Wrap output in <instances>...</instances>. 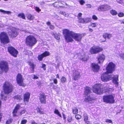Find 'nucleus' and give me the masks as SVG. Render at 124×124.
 Here are the masks:
<instances>
[{
	"instance_id": "f257e3e1",
	"label": "nucleus",
	"mask_w": 124,
	"mask_h": 124,
	"mask_svg": "<svg viewBox=\"0 0 124 124\" xmlns=\"http://www.w3.org/2000/svg\"><path fill=\"white\" fill-rule=\"evenodd\" d=\"M63 34L67 42H72L74 41L73 39L78 41H81L82 38V35L79 33H76L70 31L67 29L63 31Z\"/></svg>"
},
{
	"instance_id": "f03ea898",
	"label": "nucleus",
	"mask_w": 124,
	"mask_h": 124,
	"mask_svg": "<svg viewBox=\"0 0 124 124\" xmlns=\"http://www.w3.org/2000/svg\"><path fill=\"white\" fill-rule=\"evenodd\" d=\"M4 92H1V96L2 99L6 100L7 98V94L11 92L12 90V86L11 84L8 82H6L3 85Z\"/></svg>"
},
{
	"instance_id": "7ed1b4c3",
	"label": "nucleus",
	"mask_w": 124,
	"mask_h": 124,
	"mask_svg": "<svg viewBox=\"0 0 124 124\" xmlns=\"http://www.w3.org/2000/svg\"><path fill=\"white\" fill-rule=\"evenodd\" d=\"M109 89L108 85L106 84L103 85L99 84L94 85L93 90L94 92L97 94H101L102 93L103 90H104L105 92H107L109 90Z\"/></svg>"
},
{
	"instance_id": "20e7f679",
	"label": "nucleus",
	"mask_w": 124,
	"mask_h": 124,
	"mask_svg": "<svg viewBox=\"0 0 124 124\" xmlns=\"http://www.w3.org/2000/svg\"><path fill=\"white\" fill-rule=\"evenodd\" d=\"M91 93V88L88 86L86 87L85 88L84 92V94L87 96L84 100V101L86 102H89V103H92L93 99L92 97L88 95Z\"/></svg>"
},
{
	"instance_id": "39448f33",
	"label": "nucleus",
	"mask_w": 124,
	"mask_h": 124,
	"mask_svg": "<svg viewBox=\"0 0 124 124\" xmlns=\"http://www.w3.org/2000/svg\"><path fill=\"white\" fill-rule=\"evenodd\" d=\"M37 40L32 35L28 36L26 39V44L30 46H32L37 42Z\"/></svg>"
},
{
	"instance_id": "423d86ee",
	"label": "nucleus",
	"mask_w": 124,
	"mask_h": 124,
	"mask_svg": "<svg viewBox=\"0 0 124 124\" xmlns=\"http://www.w3.org/2000/svg\"><path fill=\"white\" fill-rule=\"evenodd\" d=\"M0 40L1 43L5 44H7L9 42L7 34L5 32H2L0 34Z\"/></svg>"
},
{
	"instance_id": "0eeeda50",
	"label": "nucleus",
	"mask_w": 124,
	"mask_h": 124,
	"mask_svg": "<svg viewBox=\"0 0 124 124\" xmlns=\"http://www.w3.org/2000/svg\"><path fill=\"white\" fill-rule=\"evenodd\" d=\"M114 95H109L103 96V100L104 102L107 103H113L114 102Z\"/></svg>"
},
{
	"instance_id": "6e6552de",
	"label": "nucleus",
	"mask_w": 124,
	"mask_h": 124,
	"mask_svg": "<svg viewBox=\"0 0 124 124\" xmlns=\"http://www.w3.org/2000/svg\"><path fill=\"white\" fill-rule=\"evenodd\" d=\"M107 72H105L102 74L101 76V80L104 82H106L112 79L114 76V75H108Z\"/></svg>"
},
{
	"instance_id": "1a4fd4ad",
	"label": "nucleus",
	"mask_w": 124,
	"mask_h": 124,
	"mask_svg": "<svg viewBox=\"0 0 124 124\" xmlns=\"http://www.w3.org/2000/svg\"><path fill=\"white\" fill-rule=\"evenodd\" d=\"M115 65L112 62H109L106 68L107 73H112L115 70Z\"/></svg>"
},
{
	"instance_id": "9d476101",
	"label": "nucleus",
	"mask_w": 124,
	"mask_h": 124,
	"mask_svg": "<svg viewBox=\"0 0 124 124\" xmlns=\"http://www.w3.org/2000/svg\"><path fill=\"white\" fill-rule=\"evenodd\" d=\"M16 81L17 84L20 86H25V84L23 82V78L21 74H18L16 77Z\"/></svg>"
},
{
	"instance_id": "9b49d317",
	"label": "nucleus",
	"mask_w": 124,
	"mask_h": 124,
	"mask_svg": "<svg viewBox=\"0 0 124 124\" xmlns=\"http://www.w3.org/2000/svg\"><path fill=\"white\" fill-rule=\"evenodd\" d=\"M103 50L102 48L98 46H93L90 50V53L92 54H96L101 51Z\"/></svg>"
},
{
	"instance_id": "f8f14e48",
	"label": "nucleus",
	"mask_w": 124,
	"mask_h": 124,
	"mask_svg": "<svg viewBox=\"0 0 124 124\" xmlns=\"http://www.w3.org/2000/svg\"><path fill=\"white\" fill-rule=\"evenodd\" d=\"M8 33L9 35L13 38L16 37L18 35V33L15 29L12 27L9 28Z\"/></svg>"
},
{
	"instance_id": "ddd939ff",
	"label": "nucleus",
	"mask_w": 124,
	"mask_h": 124,
	"mask_svg": "<svg viewBox=\"0 0 124 124\" xmlns=\"http://www.w3.org/2000/svg\"><path fill=\"white\" fill-rule=\"evenodd\" d=\"M0 68L1 70L7 72L8 69L7 63L5 62L1 61L0 62Z\"/></svg>"
},
{
	"instance_id": "4468645a",
	"label": "nucleus",
	"mask_w": 124,
	"mask_h": 124,
	"mask_svg": "<svg viewBox=\"0 0 124 124\" xmlns=\"http://www.w3.org/2000/svg\"><path fill=\"white\" fill-rule=\"evenodd\" d=\"M111 8V7L108 5H104L99 6L98 8V10L99 11H105L108 10Z\"/></svg>"
},
{
	"instance_id": "2eb2a0df",
	"label": "nucleus",
	"mask_w": 124,
	"mask_h": 124,
	"mask_svg": "<svg viewBox=\"0 0 124 124\" xmlns=\"http://www.w3.org/2000/svg\"><path fill=\"white\" fill-rule=\"evenodd\" d=\"M8 51L12 55L15 57L17 56L18 52L12 46L9 47L8 48Z\"/></svg>"
},
{
	"instance_id": "dca6fc26",
	"label": "nucleus",
	"mask_w": 124,
	"mask_h": 124,
	"mask_svg": "<svg viewBox=\"0 0 124 124\" xmlns=\"http://www.w3.org/2000/svg\"><path fill=\"white\" fill-rule=\"evenodd\" d=\"M72 76L74 80H77L80 77V73L77 70H73Z\"/></svg>"
},
{
	"instance_id": "f3484780",
	"label": "nucleus",
	"mask_w": 124,
	"mask_h": 124,
	"mask_svg": "<svg viewBox=\"0 0 124 124\" xmlns=\"http://www.w3.org/2000/svg\"><path fill=\"white\" fill-rule=\"evenodd\" d=\"M92 70L94 72H98L100 69V66L97 64L93 63L92 64Z\"/></svg>"
},
{
	"instance_id": "a211bd4d",
	"label": "nucleus",
	"mask_w": 124,
	"mask_h": 124,
	"mask_svg": "<svg viewBox=\"0 0 124 124\" xmlns=\"http://www.w3.org/2000/svg\"><path fill=\"white\" fill-rule=\"evenodd\" d=\"M46 96L44 94H40L39 96V99L41 103L45 104L46 103Z\"/></svg>"
},
{
	"instance_id": "6ab92c4d",
	"label": "nucleus",
	"mask_w": 124,
	"mask_h": 124,
	"mask_svg": "<svg viewBox=\"0 0 124 124\" xmlns=\"http://www.w3.org/2000/svg\"><path fill=\"white\" fill-rule=\"evenodd\" d=\"M105 59V56L104 54L100 55L98 57V60L99 63H102Z\"/></svg>"
},
{
	"instance_id": "aec40b11",
	"label": "nucleus",
	"mask_w": 124,
	"mask_h": 124,
	"mask_svg": "<svg viewBox=\"0 0 124 124\" xmlns=\"http://www.w3.org/2000/svg\"><path fill=\"white\" fill-rule=\"evenodd\" d=\"M30 94L28 92H26L24 94V101L25 102H28L29 101Z\"/></svg>"
},
{
	"instance_id": "412c9836",
	"label": "nucleus",
	"mask_w": 124,
	"mask_h": 124,
	"mask_svg": "<svg viewBox=\"0 0 124 124\" xmlns=\"http://www.w3.org/2000/svg\"><path fill=\"white\" fill-rule=\"evenodd\" d=\"M20 107V105L19 104H17L15 107V108L13 112V115L14 116H16V114L17 113L18 110L19 109Z\"/></svg>"
},
{
	"instance_id": "4be33fe9",
	"label": "nucleus",
	"mask_w": 124,
	"mask_h": 124,
	"mask_svg": "<svg viewBox=\"0 0 124 124\" xmlns=\"http://www.w3.org/2000/svg\"><path fill=\"white\" fill-rule=\"evenodd\" d=\"M103 37L105 39V40L104 41H102V42H105L106 41V38H107L109 39L111 38L112 36V35L111 34H108L107 33H105L103 34Z\"/></svg>"
},
{
	"instance_id": "5701e85b",
	"label": "nucleus",
	"mask_w": 124,
	"mask_h": 124,
	"mask_svg": "<svg viewBox=\"0 0 124 124\" xmlns=\"http://www.w3.org/2000/svg\"><path fill=\"white\" fill-rule=\"evenodd\" d=\"M113 78H113V82L115 84H118V82H117L118 80V75H114Z\"/></svg>"
},
{
	"instance_id": "b1692460",
	"label": "nucleus",
	"mask_w": 124,
	"mask_h": 124,
	"mask_svg": "<svg viewBox=\"0 0 124 124\" xmlns=\"http://www.w3.org/2000/svg\"><path fill=\"white\" fill-rule=\"evenodd\" d=\"M14 98L15 99L21 100L22 99V97L21 96L18 95L14 97Z\"/></svg>"
},
{
	"instance_id": "393cba45",
	"label": "nucleus",
	"mask_w": 124,
	"mask_h": 124,
	"mask_svg": "<svg viewBox=\"0 0 124 124\" xmlns=\"http://www.w3.org/2000/svg\"><path fill=\"white\" fill-rule=\"evenodd\" d=\"M17 16L23 19H25V16L23 13H20Z\"/></svg>"
},
{
	"instance_id": "a878e982",
	"label": "nucleus",
	"mask_w": 124,
	"mask_h": 124,
	"mask_svg": "<svg viewBox=\"0 0 124 124\" xmlns=\"http://www.w3.org/2000/svg\"><path fill=\"white\" fill-rule=\"evenodd\" d=\"M60 14L63 15L64 16L66 17H68L69 16V14L68 13H66L65 12L62 11H60L59 12Z\"/></svg>"
},
{
	"instance_id": "bb28decb",
	"label": "nucleus",
	"mask_w": 124,
	"mask_h": 124,
	"mask_svg": "<svg viewBox=\"0 0 124 124\" xmlns=\"http://www.w3.org/2000/svg\"><path fill=\"white\" fill-rule=\"evenodd\" d=\"M27 18L28 19L30 20H32L34 18V17L33 16L31 15L30 14H29L28 15Z\"/></svg>"
},
{
	"instance_id": "cd10ccee",
	"label": "nucleus",
	"mask_w": 124,
	"mask_h": 124,
	"mask_svg": "<svg viewBox=\"0 0 124 124\" xmlns=\"http://www.w3.org/2000/svg\"><path fill=\"white\" fill-rule=\"evenodd\" d=\"M43 55L44 57H46L47 56H49L50 54L49 52L47 51H46L44 53L42 54Z\"/></svg>"
},
{
	"instance_id": "c85d7f7f",
	"label": "nucleus",
	"mask_w": 124,
	"mask_h": 124,
	"mask_svg": "<svg viewBox=\"0 0 124 124\" xmlns=\"http://www.w3.org/2000/svg\"><path fill=\"white\" fill-rule=\"evenodd\" d=\"M54 113L55 114L57 115L58 116H59L60 117H61V114H60V112L57 109H55Z\"/></svg>"
},
{
	"instance_id": "c756f323",
	"label": "nucleus",
	"mask_w": 124,
	"mask_h": 124,
	"mask_svg": "<svg viewBox=\"0 0 124 124\" xmlns=\"http://www.w3.org/2000/svg\"><path fill=\"white\" fill-rule=\"evenodd\" d=\"M110 13L113 15H117V13L116 11L114 10H112L110 11Z\"/></svg>"
},
{
	"instance_id": "7c9ffc66",
	"label": "nucleus",
	"mask_w": 124,
	"mask_h": 124,
	"mask_svg": "<svg viewBox=\"0 0 124 124\" xmlns=\"http://www.w3.org/2000/svg\"><path fill=\"white\" fill-rule=\"evenodd\" d=\"M0 12L3 13H4L8 14H10L11 13V12L9 11H5L3 10L0 9Z\"/></svg>"
},
{
	"instance_id": "2f4dec72",
	"label": "nucleus",
	"mask_w": 124,
	"mask_h": 124,
	"mask_svg": "<svg viewBox=\"0 0 124 124\" xmlns=\"http://www.w3.org/2000/svg\"><path fill=\"white\" fill-rule=\"evenodd\" d=\"M37 112L39 113L40 114H43L44 112L42 111L41 109H40L39 108H37Z\"/></svg>"
},
{
	"instance_id": "473e14b6",
	"label": "nucleus",
	"mask_w": 124,
	"mask_h": 124,
	"mask_svg": "<svg viewBox=\"0 0 124 124\" xmlns=\"http://www.w3.org/2000/svg\"><path fill=\"white\" fill-rule=\"evenodd\" d=\"M60 34H59L55 33V36L54 37L55 39H56L57 40H59L60 39Z\"/></svg>"
},
{
	"instance_id": "72a5a7b5",
	"label": "nucleus",
	"mask_w": 124,
	"mask_h": 124,
	"mask_svg": "<svg viewBox=\"0 0 124 124\" xmlns=\"http://www.w3.org/2000/svg\"><path fill=\"white\" fill-rule=\"evenodd\" d=\"M44 57L42 54L39 55L38 57V59L41 61L42 60L43 58Z\"/></svg>"
},
{
	"instance_id": "f704fd0d",
	"label": "nucleus",
	"mask_w": 124,
	"mask_h": 124,
	"mask_svg": "<svg viewBox=\"0 0 124 124\" xmlns=\"http://www.w3.org/2000/svg\"><path fill=\"white\" fill-rule=\"evenodd\" d=\"M29 65L31 66V67L32 69V70H33L35 66V65L33 63L29 62Z\"/></svg>"
},
{
	"instance_id": "c9c22d12",
	"label": "nucleus",
	"mask_w": 124,
	"mask_h": 124,
	"mask_svg": "<svg viewBox=\"0 0 124 124\" xmlns=\"http://www.w3.org/2000/svg\"><path fill=\"white\" fill-rule=\"evenodd\" d=\"M78 19V21L79 23H84V18H80Z\"/></svg>"
},
{
	"instance_id": "e433bc0d",
	"label": "nucleus",
	"mask_w": 124,
	"mask_h": 124,
	"mask_svg": "<svg viewBox=\"0 0 124 124\" xmlns=\"http://www.w3.org/2000/svg\"><path fill=\"white\" fill-rule=\"evenodd\" d=\"M91 21L90 19L88 18L84 19V23H85L90 22Z\"/></svg>"
},
{
	"instance_id": "4c0bfd02",
	"label": "nucleus",
	"mask_w": 124,
	"mask_h": 124,
	"mask_svg": "<svg viewBox=\"0 0 124 124\" xmlns=\"http://www.w3.org/2000/svg\"><path fill=\"white\" fill-rule=\"evenodd\" d=\"M61 80L62 83H64L66 82V78L64 77H62L61 79Z\"/></svg>"
},
{
	"instance_id": "58836bf2",
	"label": "nucleus",
	"mask_w": 124,
	"mask_h": 124,
	"mask_svg": "<svg viewBox=\"0 0 124 124\" xmlns=\"http://www.w3.org/2000/svg\"><path fill=\"white\" fill-rule=\"evenodd\" d=\"M78 110L76 108H75L73 109V112L74 114H76L78 113Z\"/></svg>"
},
{
	"instance_id": "ea45409f",
	"label": "nucleus",
	"mask_w": 124,
	"mask_h": 124,
	"mask_svg": "<svg viewBox=\"0 0 124 124\" xmlns=\"http://www.w3.org/2000/svg\"><path fill=\"white\" fill-rule=\"evenodd\" d=\"M84 120L86 123L88 121V117L87 115H85L84 116Z\"/></svg>"
},
{
	"instance_id": "a19ab883",
	"label": "nucleus",
	"mask_w": 124,
	"mask_h": 124,
	"mask_svg": "<svg viewBox=\"0 0 124 124\" xmlns=\"http://www.w3.org/2000/svg\"><path fill=\"white\" fill-rule=\"evenodd\" d=\"M27 121V120L26 119H23L21 121V124H25Z\"/></svg>"
},
{
	"instance_id": "79ce46f5",
	"label": "nucleus",
	"mask_w": 124,
	"mask_h": 124,
	"mask_svg": "<svg viewBox=\"0 0 124 124\" xmlns=\"http://www.w3.org/2000/svg\"><path fill=\"white\" fill-rule=\"evenodd\" d=\"M79 2L81 5H83L85 3L84 0H80L79 1Z\"/></svg>"
},
{
	"instance_id": "37998d69",
	"label": "nucleus",
	"mask_w": 124,
	"mask_h": 124,
	"mask_svg": "<svg viewBox=\"0 0 124 124\" xmlns=\"http://www.w3.org/2000/svg\"><path fill=\"white\" fill-rule=\"evenodd\" d=\"M76 118L77 119H79L81 118V116L79 115H77L75 116Z\"/></svg>"
},
{
	"instance_id": "c03bdc74",
	"label": "nucleus",
	"mask_w": 124,
	"mask_h": 124,
	"mask_svg": "<svg viewBox=\"0 0 124 124\" xmlns=\"http://www.w3.org/2000/svg\"><path fill=\"white\" fill-rule=\"evenodd\" d=\"M118 16L119 17H122L124 16V14L123 13H119L118 14Z\"/></svg>"
},
{
	"instance_id": "a18cd8bd",
	"label": "nucleus",
	"mask_w": 124,
	"mask_h": 124,
	"mask_svg": "<svg viewBox=\"0 0 124 124\" xmlns=\"http://www.w3.org/2000/svg\"><path fill=\"white\" fill-rule=\"evenodd\" d=\"M105 122L107 123L113 124L112 121L111 120L108 119H106L105 120Z\"/></svg>"
},
{
	"instance_id": "49530a36",
	"label": "nucleus",
	"mask_w": 124,
	"mask_h": 124,
	"mask_svg": "<svg viewBox=\"0 0 124 124\" xmlns=\"http://www.w3.org/2000/svg\"><path fill=\"white\" fill-rule=\"evenodd\" d=\"M12 121V119H10L6 122V123L7 124H9L11 123Z\"/></svg>"
},
{
	"instance_id": "de8ad7c7",
	"label": "nucleus",
	"mask_w": 124,
	"mask_h": 124,
	"mask_svg": "<svg viewBox=\"0 0 124 124\" xmlns=\"http://www.w3.org/2000/svg\"><path fill=\"white\" fill-rule=\"evenodd\" d=\"M91 26H92V27H95L97 26V25L96 23H93L91 24Z\"/></svg>"
},
{
	"instance_id": "09e8293b",
	"label": "nucleus",
	"mask_w": 124,
	"mask_h": 124,
	"mask_svg": "<svg viewBox=\"0 0 124 124\" xmlns=\"http://www.w3.org/2000/svg\"><path fill=\"white\" fill-rule=\"evenodd\" d=\"M26 111V110L25 109H24L23 110H22L20 112V114L21 115H22V114H23L24 113H25V112Z\"/></svg>"
},
{
	"instance_id": "8fccbe9b",
	"label": "nucleus",
	"mask_w": 124,
	"mask_h": 124,
	"mask_svg": "<svg viewBox=\"0 0 124 124\" xmlns=\"http://www.w3.org/2000/svg\"><path fill=\"white\" fill-rule=\"evenodd\" d=\"M87 6L86 8H91L92 7V5L90 4H87L86 5Z\"/></svg>"
},
{
	"instance_id": "3c124183",
	"label": "nucleus",
	"mask_w": 124,
	"mask_h": 124,
	"mask_svg": "<svg viewBox=\"0 0 124 124\" xmlns=\"http://www.w3.org/2000/svg\"><path fill=\"white\" fill-rule=\"evenodd\" d=\"M36 10L38 12H39L41 11V10L39 8L37 7H36L35 8Z\"/></svg>"
},
{
	"instance_id": "603ef678",
	"label": "nucleus",
	"mask_w": 124,
	"mask_h": 124,
	"mask_svg": "<svg viewBox=\"0 0 124 124\" xmlns=\"http://www.w3.org/2000/svg\"><path fill=\"white\" fill-rule=\"evenodd\" d=\"M72 117L71 116H69L68 118V120L69 122H70L72 120Z\"/></svg>"
},
{
	"instance_id": "864d4df0",
	"label": "nucleus",
	"mask_w": 124,
	"mask_h": 124,
	"mask_svg": "<svg viewBox=\"0 0 124 124\" xmlns=\"http://www.w3.org/2000/svg\"><path fill=\"white\" fill-rule=\"evenodd\" d=\"M120 57L123 59L124 60V54H119Z\"/></svg>"
},
{
	"instance_id": "5fc2aeb1",
	"label": "nucleus",
	"mask_w": 124,
	"mask_h": 124,
	"mask_svg": "<svg viewBox=\"0 0 124 124\" xmlns=\"http://www.w3.org/2000/svg\"><path fill=\"white\" fill-rule=\"evenodd\" d=\"M49 27L50 29L53 30L54 28V27L53 25H50L49 26Z\"/></svg>"
},
{
	"instance_id": "6e6d98bb",
	"label": "nucleus",
	"mask_w": 124,
	"mask_h": 124,
	"mask_svg": "<svg viewBox=\"0 0 124 124\" xmlns=\"http://www.w3.org/2000/svg\"><path fill=\"white\" fill-rule=\"evenodd\" d=\"M92 18L93 19L95 20H97V17L95 15H94L93 16Z\"/></svg>"
},
{
	"instance_id": "4d7b16f0",
	"label": "nucleus",
	"mask_w": 124,
	"mask_h": 124,
	"mask_svg": "<svg viewBox=\"0 0 124 124\" xmlns=\"http://www.w3.org/2000/svg\"><path fill=\"white\" fill-rule=\"evenodd\" d=\"M82 15V14L81 13H79L78 14V19L80 18H81Z\"/></svg>"
},
{
	"instance_id": "13d9d810",
	"label": "nucleus",
	"mask_w": 124,
	"mask_h": 124,
	"mask_svg": "<svg viewBox=\"0 0 124 124\" xmlns=\"http://www.w3.org/2000/svg\"><path fill=\"white\" fill-rule=\"evenodd\" d=\"M46 66V65L45 64H42V68H43L44 70H46V68H45Z\"/></svg>"
},
{
	"instance_id": "bf43d9fd",
	"label": "nucleus",
	"mask_w": 124,
	"mask_h": 124,
	"mask_svg": "<svg viewBox=\"0 0 124 124\" xmlns=\"http://www.w3.org/2000/svg\"><path fill=\"white\" fill-rule=\"evenodd\" d=\"M54 83L55 84H56L58 83L57 80L56 79H53Z\"/></svg>"
},
{
	"instance_id": "052dcab7",
	"label": "nucleus",
	"mask_w": 124,
	"mask_h": 124,
	"mask_svg": "<svg viewBox=\"0 0 124 124\" xmlns=\"http://www.w3.org/2000/svg\"><path fill=\"white\" fill-rule=\"evenodd\" d=\"M34 77L33 78V79H38V77L37 76H36L34 75Z\"/></svg>"
},
{
	"instance_id": "680f3d73",
	"label": "nucleus",
	"mask_w": 124,
	"mask_h": 124,
	"mask_svg": "<svg viewBox=\"0 0 124 124\" xmlns=\"http://www.w3.org/2000/svg\"><path fill=\"white\" fill-rule=\"evenodd\" d=\"M31 124H37L36 123L35 121H32L31 122Z\"/></svg>"
},
{
	"instance_id": "e2e57ef3",
	"label": "nucleus",
	"mask_w": 124,
	"mask_h": 124,
	"mask_svg": "<svg viewBox=\"0 0 124 124\" xmlns=\"http://www.w3.org/2000/svg\"><path fill=\"white\" fill-rule=\"evenodd\" d=\"M46 23L48 25H51V23L50 22H46Z\"/></svg>"
},
{
	"instance_id": "0e129e2a",
	"label": "nucleus",
	"mask_w": 124,
	"mask_h": 124,
	"mask_svg": "<svg viewBox=\"0 0 124 124\" xmlns=\"http://www.w3.org/2000/svg\"><path fill=\"white\" fill-rule=\"evenodd\" d=\"M89 31L91 32H92L93 31V30L92 29L89 28Z\"/></svg>"
},
{
	"instance_id": "69168bd1",
	"label": "nucleus",
	"mask_w": 124,
	"mask_h": 124,
	"mask_svg": "<svg viewBox=\"0 0 124 124\" xmlns=\"http://www.w3.org/2000/svg\"><path fill=\"white\" fill-rule=\"evenodd\" d=\"M57 3V2H55L53 4V5L55 7H57V6H55V5H56V4Z\"/></svg>"
},
{
	"instance_id": "338daca9",
	"label": "nucleus",
	"mask_w": 124,
	"mask_h": 124,
	"mask_svg": "<svg viewBox=\"0 0 124 124\" xmlns=\"http://www.w3.org/2000/svg\"><path fill=\"white\" fill-rule=\"evenodd\" d=\"M56 78H59V76L58 74H57L56 75Z\"/></svg>"
},
{
	"instance_id": "774afa93",
	"label": "nucleus",
	"mask_w": 124,
	"mask_h": 124,
	"mask_svg": "<svg viewBox=\"0 0 124 124\" xmlns=\"http://www.w3.org/2000/svg\"><path fill=\"white\" fill-rule=\"evenodd\" d=\"M42 84L40 82H39L38 83V85H40Z\"/></svg>"
}]
</instances>
